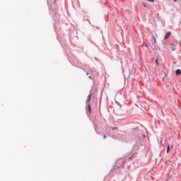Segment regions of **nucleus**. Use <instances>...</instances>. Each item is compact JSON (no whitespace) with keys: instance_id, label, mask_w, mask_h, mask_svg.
I'll use <instances>...</instances> for the list:
<instances>
[{"instance_id":"obj_3","label":"nucleus","mask_w":181,"mask_h":181,"mask_svg":"<svg viewBox=\"0 0 181 181\" xmlns=\"http://www.w3.org/2000/svg\"><path fill=\"white\" fill-rule=\"evenodd\" d=\"M91 100V94H90L88 96V103H90V100Z\"/></svg>"},{"instance_id":"obj_12","label":"nucleus","mask_w":181,"mask_h":181,"mask_svg":"<svg viewBox=\"0 0 181 181\" xmlns=\"http://www.w3.org/2000/svg\"><path fill=\"white\" fill-rule=\"evenodd\" d=\"M174 2H177V0H174Z\"/></svg>"},{"instance_id":"obj_11","label":"nucleus","mask_w":181,"mask_h":181,"mask_svg":"<svg viewBox=\"0 0 181 181\" xmlns=\"http://www.w3.org/2000/svg\"><path fill=\"white\" fill-rule=\"evenodd\" d=\"M156 66H158V59L156 60Z\"/></svg>"},{"instance_id":"obj_6","label":"nucleus","mask_w":181,"mask_h":181,"mask_svg":"<svg viewBox=\"0 0 181 181\" xmlns=\"http://www.w3.org/2000/svg\"><path fill=\"white\" fill-rule=\"evenodd\" d=\"M141 47H148V44H146L145 45H141Z\"/></svg>"},{"instance_id":"obj_8","label":"nucleus","mask_w":181,"mask_h":181,"mask_svg":"<svg viewBox=\"0 0 181 181\" xmlns=\"http://www.w3.org/2000/svg\"><path fill=\"white\" fill-rule=\"evenodd\" d=\"M112 129H113V130H114V129H118V127H112Z\"/></svg>"},{"instance_id":"obj_16","label":"nucleus","mask_w":181,"mask_h":181,"mask_svg":"<svg viewBox=\"0 0 181 181\" xmlns=\"http://www.w3.org/2000/svg\"><path fill=\"white\" fill-rule=\"evenodd\" d=\"M171 148H173V146H172Z\"/></svg>"},{"instance_id":"obj_5","label":"nucleus","mask_w":181,"mask_h":181,"mask_svg":"<svg viewBox=\"0 0 181 181\" xmlns=\"http://www.w3.org/2000/svg\"><path fill=\"white\" fill-rule=\"evenodd\" d=\"M153 41H154V45H156V38H155L154 36L152 37Z\"/></svg>"},{"instance_id":"obj_2","label":"nucleus","mask_w":181,"mask_h":181,"mask_svg":"<svg viewBox=\"0 0 181 181\" xmlns=\"http://www.w3.org/2000/svg\"><path fill=\"white\" fill-rule=\"evenodd\" d=\"M175 74H176L177 76L180 75V74H181V70H180V69H177V70L175 71Z\"/></svg>"},{"instance_id":"obj_9","label":"nucleus","mask_w":181,"mask_h":181,"mask_svg":"<svg viewBox=\"0 0 181 181\" xmlns=\"http://www.w3.org/2000/svg\"><path fill=\"white\" fill-rule=\"evenodd\" d=\"M143 6L144 8H146V4H145V3H143Z\"/></svg>"},{"instance_id":"obj_10","label":"nucleus","mask_w":181,"mask_h":181,"mask_svg":"<svg viewBox=\"0 0 181 181\" xmlns=\"http://www.w3.org/2000/svg\"><path fill=\"white\" fill-rule=\"evenodd\" d=\"M105 138H107L106 135H103V139H105Z\"/></svg>"},{"instance_id":"obj_7","label":"nucleus","mask_w":181,"mask_h":181,"mask_svg":"<svg viewBox=\"0 0 181 181\" xmlns=\"http://www.w3.org/2000/svg\"><path fill=\"white\" fill-rule=\"evenodd\" d=\"M148 2H152L153 4V2H155V0H147Z\"/></svg>"},{"instance_id":"obj_15","label":"nucleus","mask_w":181,"mask_h":181,"mask_svg":"<svg viewBox=\"0 0 181 181\" xmlns=\"http://www.w3.org/2000/svg\"><path fill=\"white\" fill-rule=\"evenodd\" d=\"M129 159H132V157H130Z\"/></svg>"},{"instance_id":"obj_13","label":"nucleus","mask_w":181,"mask_h":181,"mask_svg":"<svg viewBox=\"0 0 181 181\" xmlns=\"http://www.w3.org/2000/svg\"><path fill=\"white\" fill-rule=\"evenodd\" d=\"M172 50H173V51H175V48H172Z\"/></svg>"},{"instance_id":"obj_4","label":"nucleus","mask_w":181,"mask_h":181,"mask_svg":"<svg viewBox=\"0 0 181 181\" xmlns=\"http://www.w3.org/2000/svg\"><path fill=\"white\" fill-rule=\"evenodd\" d=\"M170 151V147L169 146V144H168V146H167V153H169Z\"/></svg>"},{"instance_id":"obj_1","label":"nucleus","mask_w":181,"mask_h":181,"mask_svg":"<svg viewBox=\"0 0 181 181\" xmlns=\"http://www.w3.org/2000/svg\"><path fill=\"white\" fill-rule=\"evenodd\" d=\"M172 33L170 32L167 33L165 36V40H166V39H169Z\"/></svg>"},{"instance_id":"obj_14","label":"nucleus","mask_w":181,"mask_h":181,"mask_svg":"<svg viewBox=\"0 0 181 181\" xmlns=\"http://www.w3.org/2000/svg\"><path fill=\"white\" fill-rule=\"evenodd\" d=\"M86 75L88 76V72L86 73Z\"/></svg>"}]
</instances>
